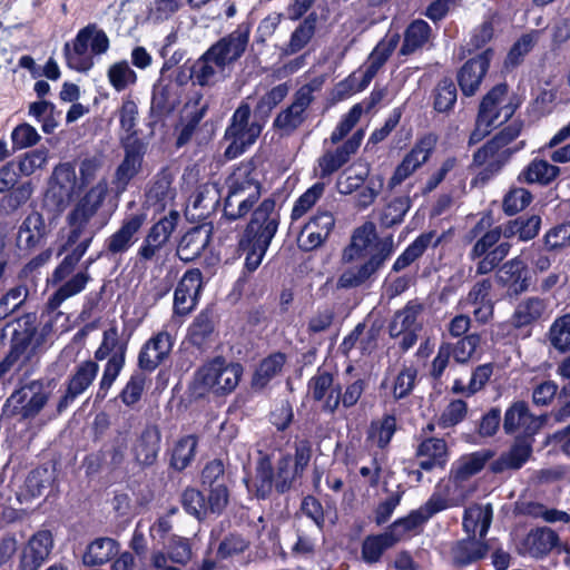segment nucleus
I'll return each mask as SVG.
<instances>
[{"instance_id": "f257e3e1", "label": "nucleus", "mask_w": 570, "mask_h": 570, "mask_svg": "<svg viewBox=\"0 0 570 570\" xmlns=\"http://www.w3.org/2000/svg\"><path fill=\"white\" fill-rule=\"evenodd\" d=\"M258 160L255 157L242 161L227 176L225 184L227 195L224 198L223 216L229 222L246 217L249 219L237 235L236 250L245 256L243 277L254 273L262 264L281 225V208H277L275 194L259 198L264 189L257 177Z\"/></svg>"}, {"instance_id": "f03ea898", "label": "nucleus", "mask_w": 570, "mask_h": 570, "mask_svg": "<svg viewBox=\"0 0 570 570\" xmlns=\"http://www.w3.org/2000/svg\"><path fill=\"white\" fill-rule=\"evenodd\" d=\"M393 253L392 236L379 237L375 224L366 220L353 230L350 244L343 250L345 262L361 264L345 271L340 277V284L347 288L363 285L384 266Z\"/></svg>"}, {"instance_id": "7ed1b4c3", "label": "nucleus", "mask_w": 570, "mask_h": 570, "mask_svg": "<svg viewBox=\"0 0 570 570\" xmlns=\"http://www.w3.org/2000/svg\"><path fill=\"white\" fill-rule=\"evenodd\" d=\"M494 225L491 212L483 213L481 218L465 235L468 242H473L469 259L476 261L475 274L487 275L500 266L510 254L512 244L508 240L500 242L503 237L500 225Z\"/></svg>"}, {"instance_id": "20e7f679", "label": "nucleus", "mask_w": 570, "mask_h": 570, "mask_svg": "<svg viewBox=\"0 0 570 570\" xmlns=\"http://www.w3.org/2000/svg\"><path fill=\"white\" fill-rule=\"evenodd\" d=\"M255 495L258 500H267L273 491L277 494H285L292 488L295 480L302 476L292 468V455L284 454L273 465L268 454L261 456L256 464Z\"/></svg>"}, {"instance_id": "39448f33", "label": "nucleus", "mask_w": 570, "mask_h": 570, "mask_svg": "<svg viewBox=\"0 0 570 570\" xmlns=\"http://www.w3.org/2000/svg\"><path fill=\"white\" fill-rule=\"evenodd\" d=\"M509 86L507 82H500L492 87L482 98L475 119V127L469 137V146L476 145L483 140L497 125L500 115L503 112V120L499 124L508 121L515 112L518 105L511 101L504 106H500L503 98L508 95Z\"/></svg>"}, {"instance_id": "423d86ee", "label": "nucleus", "mask_w": 570, "mask_h": 570, "mask_svg": "<svg viewBox=\"0 0 570 570\" xmlns=\"http://www.w3.org/2000/svg\"><path fill=\"white\" fill-rule=\"evenodd\" d=\"M109 46L110 41L106 32L98 29L96 23H89L77 32L72 47L69 42L65 43L63 56L67 66L78 72H87L94 66L92 58L87 55L88 47L92 55L99 56L106 53Z\"/></svg>"}, {"instance_id": "0eeeda50", "label": "nucleus", "mask_w": 570, "mask_h": 570, "mask_svg": "<svg viewBox=\"0 0 570 570\" xmlns=\"http://www.w3.org/2000/svg\"><path fill=\"white\" fill-rule=\"evenodd\" d=\"M243 371L240 363L215 356L196 371L195 380L206 391L224 396L237 387Z\"/></svg>"}, {"instance_id": "6e6552de", "label": "nucleus", "mask_w": 570, "mask_h": 570, "mask_svg": "<svg viewBox=\"0 0 570 570\" xmlns=\"http://www.w3.org/2000/svg\"><path fill=\"white\" fill-rule=\"evenodd\" d=\"M144 220L142 215H125L117 230L105 238L101 250L82 263V271L88 273L90 266L100 258L110 259L126 254L138 242Z\"/></svg>"}, {"instance_id": "1a4fd4ad", "label": "nucleus", "mask_w": 570, "mask_h": 570, "mask_svg": "<svg viewBox=\"0 0 570 570\" xmlns=\"http://www.w3.org/2000/svg\"><path fill=\"white\" fill-rule=\"evenodd\" d=\"M49 392L42 380H32L17 389L7 399L2 412L20 421L35 419L49 401Z\"/></svg>"}, {"instance_id": "9d476101", "label": "nucleus", "mask_w": 570, "mask_h": 570, "mask_svg": "<svg viewBox=\"0 0 570 570\" xmlns=\"http://www.w3.org/2000/svg\"><path fill=\"white\" fill-rule=\"evenodd\" d=\"M250 115V106L247 102H242L234 111L225 130V138L230 140L225 149L227 159L243 155L259 137L262 127L256 122H249Z\"/></svg>"}, {"instance_id": "9b49d317", "label": "nucleus", "mask_w": 570, "mask_h": 570, "mask_svg": "<svg viewBox=\"0 0 570 570\" xmlns=\"http://www.w3.org/2000/svg\"><path fill=\"white\" fill-rule=\"evenodd\" d=\"M180 220L179 212L170 209L155 220L147 229L137 249L136 258L139 263L158 261L161 252L167 247Z\"/></svg>"}, {"instance_id": "f8f14e48", "label": "nucleus", "mask_w": 570, "mask_h": 570, "mask_svg": "<svg viewBox=\"0 0 570 570\" xmlns=\"http://www.w3.org/2000/svg\"><path fill=\"white\" fill-rule=\"evenodd\" d=\"M228 476L222 460L207 462L200 473L203 491L207 492V509L212 514L220 515L229 502Z\"/></svg>"}, {"instance_id": "ddd939ff", "label": "nucleus", "mask_w": 570, "mask_h": 570, "mask_svg": "<svg viewBox=\"0 0 570 570\" xmlns=\"http://www.w3.org/2000/svg\"><path fill=\"white\" fill-rule=\"evenodd\" d=\"M173 183L174 175L170 168L167 166L160 168L147 184L140 208L125 215H142L145 217V226L148 222L149 209H154L155 214L164 213L168 200L175 197L176 189L173 187Z\"/></svg>"}, {"instance_id": "4468645a", "label": "nucleus", "mask_w": 570, "mask_h": 570, "mask_svg": "<svg viewBox=\"0 0 570 570\" xmlns=\"http://www.w3.org/2000/svg\"><path fill=\"white\" fill-rule=\"evenodd\" d=\"M438 140L439 137L434 132H426L420 136L410 151L404 155L401 163L395 167L387 183V187L393 189L401 185L422 165L428 163L436 148Z\"/></svg>"}, {"instance_id": "2eb2a0df", "label": "nucleus", "mask_w": 570, "mask_h": 570, "mask_svg": "<svg viewBox=\"0 0 570 570\" xmlns=\"http://www.w3.org/2000/svg\"><path fill=\"white\" fill-rule=\"evenodd\" d=\"M449 508V501L440 493H432L419 509L411 510L405 517L397 518L387 528V532L400 542L405 534L417 532L436 513Z\"/></svg>"}, {"instance_id": "dca6fc26", "label": "nucleus", "mask_w": 570, "mask_h": 570, "mask_svg": "<svg viewBox=\"0 0 570 570\" xmlns=\"http://www.w3.org/2000/svg\"><path fill=\"white\" fill-rule=\"evenodd\" d=\"M547 305L540 297L532 296L520 302L510 318L498 325V335L518 337L521 333L524 337L531 335L528 328L544 313Z\"/></svg>"}, {"instance_id": "f3484780", "label": "nucleus", "mask_w": 570, "mask_h": 570, "mask_svg": "<svg viewBox=\"0 0 570 570\" xmlns=\"http://www.w3.org/2000/svg\"><path fill=\"white\" fill-rule=\"evenodd\" d=\"M55 547L50 530L36 531L18 548V570H40L48 562Z\"/></svg>"}, {"instance_id": "a211bd4d", "label": "nucleus", "mask_w": 570, "mask_h": 570, "mask_svg": "<svg viewBox=\"0 0 570 570\" xmlns=\"http://www.w3.org/2000/svg\"><path fill=\"white\" fill-rule=\"evenodd\" d=\"M532 272L527 261L518 255L500 264L497 283L509 298H518L532 285Z\"/></svg>"}, {"instance_id": "6ab92c4d", "label": "nucleus", "mask_w": 570, "mask_h": 570, "mask_svg": "<svg viewBox=\"0 0 570 570\" xmlns=\"http://www.w3.org/2000/svg\"><path fill=\"white\" fill-rule=\"evenodd\" d=\"M126 450V440L116 436L99 450L88 453L81 462L86 476L92 478L105 468L109 472L119 470L125 462Z\"/></svg>"}, {"instance_id": "aec40b11", "label": "nucleus", "mask_w": 570, "mask_h": 570, "mask_svg": "<svg viewBox=\"0 0 570 570\" xmlns=\"http://www.w3.org/2000/svg\"><path fill=\"white\" fill-rule=\"evenodd\" d=\"M539 430L540 425H527L523 433L515 436L509 451L490 463L491 472L498 474L507 470L521 469L532 455L534 435Z\"/></svg>"}, {"instance_id": "412c9836", "label": "nucleus", "mask_w": 570, "mask_h": 570, "mask_svg": "<svg viewBox=\"0 0 570 570\" xmlns=\"http://www.w3.org/2000/svg\"><path fill=\"white\" fill-rule=\"evenodd\" d=\"M522 129V120H513L508 126L503 127L498 134H495L490 140H488L482 147H480L473 154V165L476 167L485 165L501 150L502 154L508 158L511 155L523 149L525 146L524 140L519 141V144L514 148H505L509 144H511L520 136Z\"/></svg>"}, {"instance_id": "4be33fe9", "label": "nucleus", "mask_w": 570, "mask_h": 570, "mask_svg": "<svg viewBox=\"0 0 570 570\" xmlns=\"http://www.w3.org/2000/svg\"><path fill=\"white\" fill-rule=\"evenodd\" d=\"M250 26L240 23L237 28L213 43L207 50L214 57L216 67L224 69L237 61L246 51L249 42Z\"/></svg>"}, {"instance_id": "5701e85b", "label": "nucleus", "mask_w": 570, "mask_h": 570, "mask_svg": "<svg viewBox=\"0 0 570 570\" xmlns=\"http://www.w3.org/2000/svg\"><path fill=\"white\" fill-rule=\"evenodd\" d=\"M180 94L171 81L158 80L153 86L148 111L149 126L165 125L179 107Z\"/></svg>"}, {"instance_id": "b1692460", "label": "nucleus", "mask_w": 570, "mask_h": 570, "mask_svg": "<svg viewBox=\"0 0 570 570\" xmlns=\"http://www.w3.org/2000/svg\"><path fill=\"white\" fill-rule=\"evenodd\" d=\"M161 431L157 424L147 423L139 433L136 434L130 454L132 461L142 470L154 466L161 450Z\"/></svg>"}, {"instance_id": "393cba45", "label": "nucleus", "mask_w": 570, "mask_h": 570, "mask_svg": "<svg viewBox=\"0 0 570 570\" xmlns=\"http://www.w3.org/2000/svg\"><path fill=\"white\" fill-rule=\"evenodd\" d=\"M99 372V364L92 360L80 362L65 382V392L57 403V412H65L94 383Z\"/></svg>"}, {"instance_id": "a878e982", "label": "nucleus", "mask_w": 570, "mask_h": 570, "mask_svg": "<svg viewBox=\"0 0 570 570\" xmlns=\"http://www.w3.org/2000/svg\"><path fill=\"white\" fill-rule=\"evenodd\" d=\"M493 56L494 50L487 48L468 59L459 69L456 80L461 92L465 97H471L479 90L483 78L489 71Z\"/></svg>"}, {"instance_id": "bb28decb", "label": "nucleus", "mask_w": 570, "mask_h": 570, "mask_svg": "<svg viewBox=\"0 0 570 570\" xmlns=\"http://www.w3.org/2000/svg\"><path fill=\"white\" fill-rule=\"evenodd\" d=\"M124 149V159L115 171L116 183L125 188L142 168L144 157L147 153V144L142 138H120Z\"/></svg>"}, {"instance_id": "cd10ccee", "label": "nucleus", "mask_w": 570, "mask_h": 570, "mask_svg": "<svg viewBox=\"0 0 570 570\" xmlns=\"http://www.w3.org/2000/svg\"><path fill=\"white\" fill-rule=\"evenodd\" d=\"M173 348L171 336L161 331L153 335L140 347L138 353V368L153 373L170 354Z\"/></svg>"}, {"instance_id": "c85d7f7f", "label": "nucleus", "mask_w": 570, "mask_h": 570, "mask_svg": "<svg viewBox=\"0 0 570 570\" xmlns=\"http://www.w3.org/2000/svg\"><path fill=\"white\" fill-rule=\"evenodd\" d=\"M213 238V226L199 224L189 228L177 245V256L184 263L198 259L208 247Z\"/></svg>"}, {"instance_id": "c756f323", "label": "nucleus", "mask_w": 570, "mask_h": 570, "mask_svg": "<svg viewBox=\"0 0 570 570\" xmlns=\"http://www.w3.org/2000/svg\"><path fill=\"white\" fill-rule=\"evenodd\" d=\"M76 180V170L71 164L57 165L49 180L47 196L52 198L57 206L65 205L73 193Z\"/></svg>"}, {"instance_id": "7c9ffc66", "label": "nucleus", "mask_w": 570, "mask_h": 570, "mask_svg": "<svg viewBox=\"0 0 570 570\" xmlns=\"http://www.w3.org/2000/svg\"><path fill=\"white\" fill-rule=\"evenodd\" d=\"M542 218L538 214L524 213L500 225L505 239L517 238L519 242L534 239L540 232Z\"/></svg>"}, {"instance_id": "2f4dec72", "label": "nucleus", "mask_w": 570, "mask_h": 570, "mask_svg": "<svg viewBox=\"0 0 570 570\" xmlns=\"http://www.w3.org/2000/svg\"><path fill=\"white\" fill-rule=\"evenodd\" d=\"M366 386L367 381L365 379H357L347 384L345 390L342 391L341 383L336 382V387L333 391L336 392V395H327L326 404L322 405V412L333 415L338 410L340 405L346 410L355 406L362 397Z\"/></svg>"}, {"instance_id": "473e14b6", "label": "nucleus", "mask_w": 570, "mask_h": 570, "mask_svg": "<svg viewBox=\"0 0 570 570\" xmlns=\"http://www.w3.org/2000/svg\"><path fill=\"white\" fill-rule=\"evenodd\" d=\"M492 456L493 452L490 450H481L462 455L452 464L450 471L453 483L456 485L462 484L481 472Z\"/></svg>"}, {"instance_id": "72a5a7b5", "label": "nucleus", "mask_w": 570, "mask_h": 570, "mask_svg": "<svg viewBox=\"0 0 570 570\" xmlns=\"http://www.w3.org/2000/svg\"><path fill=\"white\" fill-rule=\"evenodd\" d=\"M286 362L287 356L281 351L273 352L262 358L252 374V389L255 391L266 389L272 380L282 373Z\"/></svg>"}, {"instance_id": "f704fd0d", "label": "nucleus", "mask_w": 570, "mask_h": 570, "mask_svg": "<svg viewBox=\"0 0 570 570\" xmlns=\"http://www.w3.org/2000/svg\"><path fill=\"white\" fill-rule=\"evenodd\" d=\"M489 544L475 538L458 540L451 548V563L454 568H464L487 557Z\"/></svg>"}, {"instance_id": "c9c22d12", "label": "nucleus", "mask_w": 570, "mask_h": 570, "mask_svg": "<svg viewBox=\"0 0 570 570\" xmlns=\"http://www.w3.org/2000/svg\"><path fill=\"white\" fill-rule=\"evenodd\" d=\"M435 236L436 232L434 230L420 234L394 261L392 272L399 273L409 267L425 253L429 246L432 245L434 248L438 247L441 244L443 236L441 235L436 238Z\"/></svg>"}, {"instance_id": "e433bc0d", "label": "nucleus", "mask_w": 570, "mask_h": 570, "mask_svg": "<svg viewBox=\"0 0 570 570\" xmlns=\"http://www.w3.org/2000/svg\"><path fill=\"white\" fill-rule=\"evenodd\" d=\"M415 454L421 459L419 466L424 471H432L435 468L443 469L448 463V446L443 439H424L419 444Z\"/></svg>"}, {"instance_id": "4c0bfd02", "label": "nucleus", "mask_w": 570, "mask_h": 570, "mask_svg": "<svg viewBox=\"0 0 570 570\" xmlns=\"http://www.w3.org/2000/svg\"><path fill=\"white\" fill-rule=\"evenodd\" d=\"M560 168L548 160L535 157L518 175V181L529 185L549 186L560 175Z\"/></svg>"}, {"instance_id": "58836bf2", "label": "nucleus", "mask_w": 570, "mask_h": 570, "mask_svg": "<svg viewBox=\"0 0 570 570\" xmlns=\"http://www.w3.org/2000/svg\"><path fill=\"white\" fill-rule=\"evenodd\" d=\"M423 311V305L416 299L409 301L403 308L395 312L389 323V334L392 338L400 337L405 331H421L422 325L417 317Z\"/></svg>"}, {"instance_id": "ea45409f", "label": "nucleus", "mask_w": 570, "mask_h": 570, "mask_svg": "<svg viewBox=\"0 0 570 570\" xmlns=\"http://www.w3.org/2000/svg\"><path fill=\"white\" fill-rule=\"evenodd\" d=\"M401 36L397 31L389 30L370 53L364 72L366 79H373L379 70L385 65L400 42Z\"/></svg>"}, {"instance_id": "a19ab883", "label": "nucleus", "mask_w": 570, "mask_h": 570, "mask_svg": "<svg viewBox=\"0 0 570 570\" xmlns=\"http://www.w3.org/2000/svg\"><path fill=\"white\" fill-rule=\"evenodd\" d=\"M432 37L431 26L423 19L412 20L403 32V42L400 48L401 56H410L422 49Z\"/></svg>"}, {"instance_id": "79ce46f5", "label": "nucleus", "mask_w": 570, "mask_h": 570, "mask_svg": "<svg viewBox=\"0 0 570 570\" xmlns=\"http://www.w3.org/2000/svg\"><path fill=\"white\" fill-rule=\"evenodd\" d=\"M106 195L107 188L105 185L97 184L96 186H92L85 193L69 213L70 217L80 219L82 223H89L101 207Z\"/></svg>"}, {"instance_id": "37998d69", "label": "nucleus", "mask_w": 570, "mask_h": 570, "mask_svg": "<svg viewBox=\"0 0 570 570\" xmlns=\"http://www.w3.org/2000/svg\"><path fill=\"white\" fill-rule=\"evenodd\" d=\"M198 438L195 434H188L179 438L171 451L169 458V468L176 472H183L195 459Z\"/></svg>"}, {"instance_id": "c03bdc74", "label": "nucleus", "mask_w": 570, "mask_h": 570, "mask_svg": "<svg viewBox=\"0 0 570 570\" xmlns=\"http://www.w3.org/2000/svg\"><path fill=\"white\" fill-rule=\"evenodd\" d=\"M396 543L397 538H394L387 531L379 534H368L362 542V560L367 564L377 563L382 559L384 552Z\"/></svg>"}, {"instance_id": "a18cd8bd", "label": "nucleus", "mask_w": 570, "mask_h": 570, "mask_svg": "<svg viewBox=\"0 0 570 570\" xmlns=\"http://www.w3.org/2000/svg\"><path fill=\"white\" fill-rule=\"evenodd\" d=\"M126 358H124V347L118 353H112L104 366V372L99 381V385L95 395V402H102L117 377L125 367Z\"/></svg>"}, {"instance_id": "49530a36", "label": "nucleus", "mask_w": 570, "mask_h": 570, "mask_svg": "<svg viewBox=\"0 0 570 570\" xmlns=\"http://www.w3.org/2000/svg\"><path fill=\"white\" fill-rule=\"evenodd\" d=\"M335 375L318 367L316 373L307 381V392L314 402L326 404L327 395H336Z\"/></svg>"}, {"instance_id": "de8ad7c7", "label": "nucleus", "mask_w": 570, "mask_h": 570, "mask_svg": "<svg viewBox=\"0 0 570 570\" xmlns=\"http://www.w3.org/2000/svg\"><path fill=\"white\" fill-rule=\"evenodd\" d=\"M215 331L213 309L205 308L194 318L188 327V340L197 347L205 345Z\"/></svg>"}, {"instance_id": "09e8293b", "label": "nucleus", "mask_w": 570, "mask_h": 570, "mask_svg": "<svg viewBox=\"0 0 570 570\" xmlns=\"http://www.w3.org/2000/svg\"><path fill=\"white\" fill-rule=\"evenodd\" d=\"M118 552V542L111 538H97L90 542L83 554V562L90 566L104 564Z\"/></svg>"}, {"instance_id": "8fccbe9b", "label": "nucleus", "mask_w": 570, "mask_h": 570, "mask_svg": "<svg viewBox=\"0 0 570 570\" xmlns=\"http://www.w3.org/2000/svg\"><path fill=\"white\" fill-rule=\"evenodd\" d=\"M317 13H308L292 32L285 52L294 55L305 48L315 35L317 26Z\"/></svg>"}, {"instance_id": "3c124183", "label": "nucleus", "mask_w": 570, "mask_h": 570, "mask_svg": "<svg viewBox=\"0 0 570 570\" xmlns=\"http://www.w3.org/2000/svg\"><path fill=\"white\" fill-rule=\"evenodd\" d=\"M147 371L136 370L119 392L117 399L127 407L134 409L144 395L147 384Z\"/></svg>"}, {"instance_id": "603ef678", "label": "nucleus", "mask_w": 570, "mask_h": 570, "mask_svg": "<svg viewBox=\"0 0 570 570\" xmlns=\"http://www.w3.org/2000/svg\"><path fill=\"white\" fill-rule=\"evenodd\" d=\"M527 420H535V415L530 412L529 404L523 400L512 402L504 413V433L514 434L521 426H527Z\"/></svg>"}, {"instance_id": "864d4df0", "label": "nucleus", "mask_w": 570, "mask_h": 570, "mask_svg": "<svg viewBox=\"0 0 570 570\" xmlns=\"http://www.w3.org/2000/svg\"><path fill=\"white\" fill-rule=\"evenodd\" d=\"M417 368L413 365L403 364L397 374L394 376L391 391L395 401L409 397L417 383Z\"/></svg>"}, {"instance_id": "5fc2aeb1", "label": "nucleus", "mask_w": 570, "mask_h": 570, "mask_svg": "<svg viewBox=\"0 0 570 570\" xmlns=\"http://www.w3.org/2000/svg\"><path fill=\"white\" fill-rule=\"evenodd\" d=\"M397 430L394 414H384L380 420H373L367 431V439L374 440L377 448L385 449Z\"/></svg>"}, {"instance_id": "6e6d98bb", "label": "nucleus", "mask_w": 570, "mask_h": 570, "mask_svg": "<svg viewBox=\"0 0 570 570\" xmlns=\"http://www.w3.org/2000/svg\"><path fill=\"white\" fill-rule=\"evenodd\" d=\"M559 542V535L549 528H540L528 535L530 552L535 558L547 556Z\"/></svg>"}, {"instance_id": "4d7b16f0", "label": "nucleus", "mask_w": 570, "mask_h": 570, "mask_svg": "<svg viewBox=\"0 0 570 570\" xmlns=\"http://www.w3.org/2000/svg\"><path fill=\"white\" fill-rule=\"evenodd\" d=\"M180 503L184 511L197 520H204L212 514L207 509L204 491L196 488L187 487L181 493Z\"/></svg>"}, {"instance_id": "13d9d810", "label": "nucleus", "mask_w": 570, "mask_h": 570, "mask_svg": "<svg viewBox=\"0 0 570 570\" xmlns=\"http://www.w3.org/2000/svg\"><path fill=\"white\" fill-rule=\"evenodd\" d=\"M32 193V183L23 181L4 193L0 199V208L6 214H12L30 199Z\"/></svg>"}, {"instance_id": "bf43d9fd", "label": "nucleus", "mask_w": 570, "mask_h": 570, "mask_svg": "<svg viewBox=\"0 0 570 570\" xmlns=\"http://www.w3.org/2000/svg\"><path fill=\"white\" fill-rule=\"evenodd\" d=\"M364 71H356L351 73L345 79L335 85L333 97L341 101L350 98L354 94L361 92L368 87L373 79H366Z\"/></svg>"}, {"instance_id": "052dcab7", "label": "nucleus", "mask_w": 570, "mask_h": 570, "mask_svg": "<svg viewBox=\"0 0 570 570\" xmlns=\"http://www.w3.org/2000/svg\"><path fill=\"white\" fill-rule=\"evenodd\" d=\"M456 96L454 81L449 77H444L433 90V108L438 112L450 111L456 102Z\"/></svg>"}, {"instance_id": "680f3d73", "label": "nucleus", "mask_w": 570, "mask_h": 570, "mask_svg": "<svg viewBox=\"0 0 570 570\" xmlns=\"http://www.w3.org/2000/svg\"><path fill=\"white\" fill-rule=\"evenodd\" d=\"M411 207V199L409 196H400L393 198L383 209L381 214V225L390 228L400 225Z\"/></svg>"}, {"instance_id": "e2e57ef3", "label": "nucleus", "mask_w": 570, "mask_h": 570, "mask_svg": "<svg viewBox=\"0 0 570 570\" xmlns=\"http://www.w3.org/2000/svg\"><path fill=\"white\" fill-rule=\"evenodd\" d=\"M540 32V30L533 29L521 35L511 46L507 55V62L513 67L519 66L538 42Z\"/></svg>"}, {"instance_id": "0e129e2a", "label": "nucleus", "mask_w": 570, "mask_h": 570, "mask_svg": "<svg viewBox=\"0 0 570 570\" xmlns=\"http://www.w3.org/2000/svg\"><path fill=\"white\" fill-rule=\"evenodd\" d=\"M549 338L559 352L570 351V313L554 320L549 330Z\"/></svg>"}, {"instance_id": "69168bd1", "label": "nucleus", "mask_w": 570, "mask_h": 570, "mask_svg": "<svg viewBox=\"0 0 570 570\" xmlns=\"http://www.w3.org/2000/svg\"><path fill=\"white\" fill-rule=\"evenodd\" d=\"M325 189V185L323 183H315L309 188H307L294 203L291 219L297 220L303 217L322 197Z\"/></svg>"}, {"instance_id": "338daca9", "label": "nucleus", "mask_w": 570, "mask_h": 570, "mask_svg": "<svg viewBox=\"0 0 570 570\" xmlns=\"http://www.w3.org/2000/svg\"><path fill=\"white\" fill-rule=\"evenodd\" d=\"M206 50L198 59H190V68L194 75V85L206 87L213 85L216 70L212 63H214V57L208 55Z\"/></svg>"}, {"instance_id": "774afa93", "label": "nucleus", "mask_w": 570, "mask_h": 570, "mask_svg": "<svg viewBox=\"0 0 570 570\" xmlns=\"http://www.w3.org/2000/svg\"><path fill=\"white\" fill-rule=\"evenodd\" d=\"M532 194L523 187L511 188L503 197L502 209L508 216L517 215L532 202Z\"/></svg>"}]
</instances>
